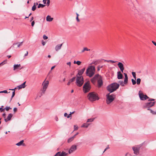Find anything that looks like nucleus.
Here are the masks:
<instances>
[{
	"mask_svg": "<svg viewBox=\"0 0 156 156\" xmlns=\"http://www.w3.org/2000/svg\"><path fill=\"white\" fill-rule=\"evenodd\" d=\"M85 70V68L79 70L78 71V73L77 75L76 83V85L79 87H81L84 83L83 78L81 75L84 73Z\"/></svg>",
	"mask_w": 156,
	"mask_h": 156,
	"instance_id": "nucleus-1",
	"label": "nucleus"
},
{
	"mask_svg": "<svg viewBox=\"0 0 156 156\" xmlns=\"http://www.w3.org/2000/svg\"><path fill=\"white\" fill-rule=\"evenodd\" d=\"M119 85L116 83H112L108 85L106 87L107 90L110 93L116 90L119 87Z\"/></svg>",
	"mask_w": 156,
	"mask_h": 156,
	"instance_id": "nucleus-2",
	"label": "nucleus"
},
{
	"mask_svg": "<svg viewBox=\"0 0 156 156\" xmlns=\"http://www.w3.org/2000/svg\"><path fill=\"white\" fill-rule=\"evenodd\" d=\"M89 100L91 101H94L99 99L98 94L94 92H92L89 93L87 96Z\"/></svg>",
	"mask_w": 156,
	"mask_h": 156,
	"instance_id": "nucleus-3",
	"label": "nucleus"
},
{
	"mask_svg": "<svg viewBox=\"0 0 156 156\" xmlns=\"http://www.w3.org/2000/svg\"><path fill=\"white\" fill-rule=\"evenodd\" d=\"M110 93L106 95V102L107 104H109L114 100L115 95L114 94H110Z\"/></svg>",
	"mask_w": 156,
	"mask_h": 156,
	"instance_id": "nucleus-4",
	"label": "nucleus"
},
{
	"mask_svg": "<svg viewBox=\"0 0 156 156\" xmlns=\"http://www.w3.org/2000/svg\"><path fill=\"white\" fill-rule=\"evenodd\" d=\"M144 143L141 144L135 145L132 147V149L133 151V153L136 155L139 154L140 153V148L142 146Z\"/></svg>",
	"mask_w": 156,
	"mask_h": 156,
	"instance_id": "nucleus-5",
	"label": "nucleus"
},
{
	"mask_svg": "<svg viewBox=\"0 0 156 156\" xmlns=\"http://www.w3.org/2000/svg\"><path fill=\"white\" fill-rule=\"evenodd\" d=\"M83 90L85 93L88 92L91 88L90 82L88 81L86 82L83 86Z\"/></svg>",
	"mask_w": 156,
	"mask_h": 156,
	"instance_id": "nucleus-6",
	"label": "nucleus"
},
{
	"mask_svg": "<svg viewBox=\"0 0 156 156\" xmlns=\"http://www.w3.org/2000/svg\"><path fill=\"white\" fill-rule=\"evenodd\" d=\"M155 103V102H148L145 103L143 105V108H144L150 109V108L153 106Z\"/></svg>",
	"mask_w": 156,
	"mask_h": 156,
	"instance_id": "nucleus-7",
	"label": "nucleus"
},
{
	"mask_svg": "<svg viewBox=\"0 0 156 156\" xmlns=\"http://www.w3.org/2000/svg\"><path fill=\"white\" fill-rule=\"evenodd\" d=\"M140 91L139 92V95L141 100L144 101L149 98L146 95H144L142 92H140Z\"/></svg>",
	"mask_w": 156,
	"mask_h": 156,
	"instance_id": "nucleus-8",
	"label": "nucleus"
},
{
	"mask_svg": "<svg viewBox=\"0 0 156 156\" xmlns=\"http://www.w3.org/2000/svg\"><path fill=\"white\" fill-rule=\"evenodd\" d=\"M49 84V82L48 80L46 81H44L42 84L43 85V89L42 91V93H44L45 91H46L47 88Z\"/></svg>",
	"mask_w": 156,
	"mask_h": 156,
	"instance_id": "nucleus-9",
	"label": "nucleus"
},
{
	"mask_svg": "<svg viewBox=\"0 0 156 156\" xmlns=\"http://www.w3.org/2000/svg\"><path fill=\"white\" fill-rule=\"evenodd\" d=\"M100 76H100V75L98 74H97L95 75L91 79V82L94 84H95L96 83V80L99 79V77H100Z\"/></svg>",
	"mask_w": 156,
	"mask_h": 156,
	"instance_id": "nucleus-10",
	"label": "nucleus"
},
{
	"mask_svg": "<svg viewBox=\"0 0 156 156\" xmlns=\"http://www.w3.org/2000/svg\"><path fill=\"white\" fill-rule=\"evenodd\" d=\"M77 149V146L76 145H73L69 150V153L71 154Z\"/></svg>",
	"mask_w": 156,
	"mask_h": 156,
	"instance_id": "nucleus-11",
	"label": "nucleus"
},
{
	"mask_svg": "<svg viewBox=\"0 0 156 156\" xmlns=\"http://www.w3.org/2000/svg\"><path fill=\"white\" fill-rule=\"evenodd\" d=\"M89 70L90 71H93L95 72V67L93 66H89L88 68L87 69V70L86 72V74H87L89 72Z\"/></svg>",
	"mask_w": 156,
	"mask_h": 156,
	"instance_id": "nucleus-12",
	"label": "nucleus"
},
{
	"mask_svg": "<svg viewBox=\"0 0 156 156\" xmlns=\"http://www.w3.org/2000/svg\"><path fill=\"white\" fill-rule=\"evenodd\" d=\"M97 82L98 87V88L101 87L103 84V82L101 76H100V77H99V79L97 81Z\"/></svg>",
	"mask_w": 156,
	"mask_h": 156,
	"instance_id": "nucleus-13",
	"label": "nucleus"
},
{
	"mask_svg": "<svg viewBox=\"0 0 156 156\" xmlns=\"http://www.w3.org/2000/svg\"><path fill=\"white\" fill-rule=\"evenodd\" d=\"M117 65L121 71L122 73H123V70H124V67L123 64L121 62H119Z\"/></svg>",
	"mask_w": 156,
	"mask_h": 156,
	"instance_id": "nucleus-14",
	"label": "nucleus"
},
{
	"mask_svg": "<svg viewBox=\"0 0 156 156\" xmlns=\"http://www.w3.org/2000/svg\"><path fill=\"white\" fill-rule=\"evenodd\" d=\"M102 60H104L103 59H98L96 60H94L91 63V64H94L95 65H96L98 64H99V63L101 62V61Z\"/></svg>",
	"mask_w": 156,
	"mask_h": 156,
	"instance_id": "nucleus-15",
	"label": "nucleus"
},
{
	"mask_svg": "<svg viewBox=\"0 0 156 156\" xmlns=\"http://www.w3.org/2000/svg\"><path fill=\"white\" fill-rule=\"evenodd\" d=\"M21 67V65L20 64L16 65L15 64L13 66V70H15L16 69H21L23 68V67H22L21 68H19V67Z\"/></svg>",
	"mask_w": 156,
	"mask_h": 156,
	"instance_id": "nucleus-16",
	"label": "nucleus"
},
{
	"mask_svg": "<svg viewBox=\"0 0 156 156\" xmlns=\"http://www.w3.org/2000/svg\"><path fill=\"white\" fill-rule=\"evenodd\" d=\"M13 116L12 114V113H9V114L8 116H7V119H5L4 120L5 122H7L9 121H10L11 119V118Z\"/></svg>",
	"mask_w": 156,
	"mask_h": 156,
	"instance_id": "nucleus-17",
	"label": "nucleus"
},
{
	"mask_svg": "<svg viewBox=\"0 0 156 156\" xmlns=\"http://www.w3.org/2000/svg\"><path fill=\"white\" fill-rule=\"evenodd\" d=\"M26 82L25 81V82H24L22 84L18 86L17 87L18 88V89L19 90L22 88H24L26 86L25 85Z\"/></svg>",
	"mask_w": 156,
	"mask_h": 156,
	"instance_id": "nucleus-18",
	"label": "nucleus"
},
{
	"mask_svg": "<svg viewBox=\"0 0 156 156\" xmlns=\"http://www.w3.org/2000/svg\"><path fill=\"white\" fill-rule=\"evenodd\" d=\"M117 78L118 79H121L122 78L123 75L121 71H119L117 72Z\"/></svg>",
	"mask_w": 156,
	"mask_h": 156,
	"instance_id": "nucleus-19",
	"label": "nucleus"
},
{
	"mask_svg": "<svg viewBox=\"0 0 156 156\" xmlns=\"http://www.w3.org/2000/svg\"><path fill=\"white\" fill-rule=\"evenodd\" d=\"M94 72H93V71L89 70V72L87 74H86V75L89 77H91L94 75Z\"/></svg>",
	"mask_w": 156,
	"mask_h": 156,
	"instance_id": "nucleus-20",
	"label": "nucleus"
},
{
	"mask_svg": "<svg viewBox=\"0 0 156 156\" xmlns=\"http://www.w3.org/2000/svg\"><path fill=\"white\" fill-rule=\"evenodd\" d=\"M62 44H60L57 45L55 47V49L56 51H58L60 49L62 46Z\"/></svg>",
	"mask_w": 156,
	"mask_h": 156,
	"instance_id": "nucleus-21",
	"label": "nucleus"
},
{
	"mask_svg": "<svg viewBox=\"0 0 156 156\" xmlns=\"http://www.w3.org/2000/svg\"><path fill=\"white\" fill-rule=\"evenodd\" d=\"M53 19V18L51 17V16L49 15H48L46 17V20L47 21L51 22L52 21Z\"/></svg>",
	"mask_w": 156,
	"mask_h": 156,
	"instance_id": "nucleus-22",
	"label": "nucleus"
},
{
	"mask_svg": "<svg viewBox=\"0 0 156 156\" xmlns=\"http://www.w3.org/2000/svg\"><path fill=\"white\" fill-rule=\"evenodd\" d=\"M24 140H22L20 141V142L16 144V145L18 146H20L21 145H23V146H24V144L23 143Z\"/></svg>",
	"mask_w": 156,
	"mask_h": 156,
	"instance_id": "nucleus-23",
	"label": "nucleus"
},
{
	"mask_svg": "<svg viewBox=\"0 0 156 156\" xmlns=\"http://www.w3.org/2000/svg\"><path fill=\"white\" fill-rule=\"evenodd\" d=\"M68 155V153L65 152L64 151H62V152H60V153L59 156H66Z\"/></svg>",
	"mask_w": 156,
	"mask_h": 156,
	"instance_id": "nucleus-24",
	"label": "nucleus"
},
{
	"mask_svg": "<svg viewBox=\"0 0 156 156\" xmlns=\"http://www.w3.org/2000/svg\"><path fill=\"white\" fill-rule=\"evenodd\" d=\"M128 77H125L123 83L124 84H126L128 83Z\"/></svg>",
	"mask_w": 156,
	"mask_h": 156,
	"instance_id": "nucleus-25",
	"label": "nucleus"
},
{
	"mask_svg": "<svg viewBox=\"0 0 156 156\" xmlns=\"http://www.w3.org/2000/svg\"><path fill=\"white\" fill-rule=\"evenodd\" d=\"M17 44V47H19L20 45V44H19V43H15L13 44L11 46V47L10 48H11L12 47L14 48V45Z\"/></svg>",
	"mask_w": 156,
	"mask_h": 156,
	"instance_id": "nucleus-26",
	"label": "nucleus"
},
{
	"mask_svg": "<svg viewBox=\"0 0 156 156\" xmlns=\"http://www.w3.org/2000/svg\"><path fill=\"white\" fill-rule=\"evenodd\" d=\"M45 6V5H43L41 4H39L38 5L37 8H43Z\"/></svg>",
	"mask_w": 156,
	"mask_h": 156,
	"instance_id": "nucleus-27",
	"label": "nucleus"
},
{
	"mask_svg": "<svg viewBox=\"0 0 156 156\" xmlns=\"http://www.w3.org/2000/svg\"><path fill=\"white\" fill-rule=\"evenodd\" d=\"M148 110H150V112L153 115H156V111L154 112L153 111L152 109H148Z\"/></svg>",
	"mask_w": 156,
	"mask_h": 156,
	"instance_id": "nucleus-28",
	"label": "nucleus"
},
{
	"mask_svg": "<svg viewBox=\"0 0 156 156\" xmlns=\"http://www.w3.org/2000/svg\"><path fill=\"white\" fill-rule=\"evenodd\" d=\"M105 62H111V63H113L116 62V61H114L112 60H104Z\"/></svg>",
	"mask_w": 156,
	"mask_h": 156,
	"instance_id": "nucleus-29",
	"label": "nucleus"
},
{
	"mask_svg": "<svg viewBox=\"0 0 156 156\" xmlns=\"http://www.w3.org/2000/svg\"><path fill=\"white\" fill-rule=\"evenodd\" d=\"M36 6L35 4H34L32 8V10L33 11H34L36 9Z\"/></svg>",
	"mask_w": 156,
	"mask_h": 156,
	"instance_id": "nucleus-30",
	"label": "nucleus"
},
{
	"mask_svg": "<svg viewBox=\"0 0 156 156\" xmlns=\"http://www.w3.org/2000/svg\"><path fill=\"white\" fill-rule=\"evenodd\" d=\"M141 79L140 78H137L136 80V83L137 85H139L140 83Z\"/></svg>",
	"mask_w": 156,
	"mask_h": 156,
	"instance_id": "nucleus-31",
	"label": "nucleus"
},
{
	"mask_svg": "<svg viewBox=\"0 0 156 156\" xmlns=\"http://www.w3.org/2000/svg\"><path fill=\"white\" fill-rule=\"evenodd\" d=\"M73 140V138L72 137H70L67 140V142L68 143H70L71 142H72Z\"/></svg>",
	"mask_w": 156,
	"mask_h": 156,
	"instance_id": "nucleus-32",
	"label": "nucleus"
},
{
	"mask_svg": "<svg viewBox=\"0 0 156 156\" xmlns=\"http://www.w3.org/2000/svg\"><path fill=\"white\" fill-rule=\"evenodd\" d=\"M15 94V91H13L12 93V96L10 100V102L11 101L12 98L14 96Z\"/></svg>",
	"mask_w": 156,
	"mask_h": 156,
	"instance_id": "nucleus-33",
	"label": "nucleus"
},
{
	"mask_svg": "<svg viewBox=\"0 0 156 156\" xmlns=\"http://www.w3.org/2000/svg\"><path fill=\"white\" fill-rule=\"evenodd\" d=\"M7 60H6L4 61L3 62H2L1 63H0V66H2L4 64H5L7 62Z\"/></svg>",
	"mask_w": 156,
	"mask_h": 156,
	"instance_id": "nucleus-34",
	"label": "nucleus"
},
{
	"mask_svg": "<svg viewBox=\"0 0 156 156\" xmlns=\"http://www.w3.org/2000/svg\"><path fill=\"white\" fill-rule=\"evenodd\" d=\"M132 74L133 75V77L134 78L135 80H136V73L134 72H132Z\"/></svg>",
	"mask_w": 156,
	"mask_h": 156,
	"instance_id": "nucleus-35",
	"label": "nucleus"
},
{
	"mask_svg": "<svg viewBox=\"0 0 156 156\" xmlns=\"http://www.w3.org/2000/svg\"><path fill=\"white\" fill-rule=\"evenodd\" d=\"M134 80L133 79H132L131 80L132 82L133 85H135L136 83V82L135 80Z\"/></svg>",
	"mask_w": 156,
	"mask_h": 156,
	"instance_id": "nucleus-36",
	"label": "nucleus"
},
{
	"mask_svg": "<svg viewBox=\"0 0 156 156\" xmlns=\"http://www.w3.org/2000/svg\"><path fill=\"white\" fill-rule=\"evenodd\" d=\"M94 119H87V122H93L94 120Z\"/></svg>",
	"mask_w": 156,
	"mask_h": 156,
	"instance_id": "nucleus-37",
	"label": "nucleus"
},
{
	"mask_svg": "<svg viewBox=\"0 0 156 156\" xmlns=\"http://www.w3.org/2000/svg\"><path fill=\"white\" fill-rule=\"evenodd\" d=\"M4 109H5H5L6 111H8L9 109H11L12 108L9 107H7L5 108H4Z\"/></svg>",
	"mask_w": 156,
	"mask_h": 156,
	"instance_id": "nucleus-38",
	"label": "nucleus"
},
{
	"mask_svg": "<svg viewBox=\"0 0 156 156\" xmlns=\"http://www.w3.org/2000/svg\"><path fill=\"white\" fill-rule=\"evenodd\" d=\"M75 78H76V77H74L70 79L69 80L70 81V82H72L74 81Z\"/></svg>",
	"mask_w": 156,
	"mask_h": 156,
	"instance_id": "nucleus-39",
	"label": "nucleus"
},
{
	"mask_svg": "<svg viewBox=\"0 0 156 156\" xmlns=\"http://www.w3.org/2000/svg\"><path fill=\"white\" fill-rule=\"evenodd\" d=\"M3 107L4 106L2 105V106L0 108V110H1V112H3L4 111L5 109L3 108Z\"/></svg>",
	"mask_w": 156,
	"mask_h": 156,
	"instance_id": "nucleus-40",
	"label": "nucleus"
},
{
	"mask_svg": "<svg viewBox=\"0 0 156 156\" xmlns=\"http://www.w3.org/2000/svg\"><path fill=\"white\" fill-rule=\"evenodd\" d=\"M119 83H120V84L122 87L124 86V84L123 83V82L122 81H119Z\"/></svg>",
	"mask_w": 156,
	"mask_h": 156,
	"instance_id": "nucleus-41",
	"label": "nucleus"
},
{
	"mask_svg": "<svg viewBox=\"0 0 156 156\" xmlns=\"http://www.w3.org/2000/svg\"><path fill=\"white\" fill-rule=\"evenodd\" d=\"M8 93L7 91L6 90H4L3 91H0V93Z\"/></svg>",
	"mask_w": 156,
	"mask_h": 156,
	"instance_id": "nucleus-42",
	"label": "nucleus"
},
{
	"mask_svg": "<svg viewBox=\"0 0 156 156\" xmlns=\"http://www.w3.org/2000/svg\"><path fill=\"white\" fill-rule=\"evenodd\" d=\"M43 38L44 40H46L48 39V37L45 35H44L43 36Z\"/></svg>",
	"mask_w": 156,
	"mask_h": 156,
	"instance_id": "nucleus-43",
	"label": "nucleus"
},
{
	"mask_svg": "<svg viewBox=\"0 0 156 156\" xmlns=\"http://www.w3.org/2000/svg\"><path fill=\"white\" fill-rule=\"evenodd\" d=\"M81 63V62L79 61H78L76 62V64H77L78 65H80Z\"/></svg>",
	"mask_w": 156,
	"mask_h": 156,
	"instance_id": "nucleus-44",
	"label": "nucleus"
},
{
	"mask_svg": "<svg viewBox=\"0 0 156 156\" xmlns=\"http://www.w3.org/2000/svg\"><path fill=\"white\" fill-rule=\"evenodd\" d=\"M74 130H77L78 129V127L76 125L74 126Z\"/></svg>",
	"mask_w": 156,
	"mask_h": 156,
	"instance_id": "nucleus-45",
	"label": "nucleus"
},
{
	"mask_svg": "<svg viewBox=\"0 0 156 156\" xmlns=\"http://www.w3.org/2000/svg\"><path fill=\"white\" fill-rule=\"evenodd\" d=\"M60 153V151L58 152L57 153H56V154L54 156H59V154Z\"/></svg>",
	"mask_w": 156,
	"mask_h": 156,
	"instance_id": "nucleus-46",
	"label": "nucleus"
},
{
	"mask_svg": "<svg viewBox=\"0 0 156 156\" xmlns=\"http://www.w3.org/2000/svg\"><path fill=\"white\" fill-rule=\"evenodd\" d=\"M154 100H155V99H154L150 98L148 100V101H154Z\"/></svg>",
	"mask_w": 156,
	"mask_h": 156,
	"instance_id": "nucleus-47",
	"label": "nucleus"
},
{
	"mask_svg": "<svg viewBox=\"0 0 156 156\" xmlns=\"http://www.w3.org/2000/svg\"><path fill=\"white\" fill-rule=\"evenodd\" d=\"M41 43H42V45L43 46H44L46 44L45 42L43 40H42V41H41Z\"/></svg>",
	"mask_w": 156,
	"mask_h": 156,
	"instance_id": "nucleus-48",
	"label": "nucleus"
},
{
	"mask_svg": "<svg viewBox=\"0 0 156 156\" xmlns=\"http://www.w3.org/2000/svg\"><path fill=\"white\" fill-rule=\"evenodd\" d=\"M85 128H87L89 125V124H88V123H85Z\"/></svg>",
	"mask_w": 156,
	"mask_h": 156,
	"instance_id": "nucleus-49",
	"label": "nucleus"
},
{
	"mask_svg": "<svg viewBox=\"0 0 156 156\" xmlns=\"http://www.w3.org/2000/svg\"><path fill=\"white\" fill-rule=\"evenodd\" d=\"M84 50L86 51H90V49H88L87 48L85 47L84 48Z\"/></svg>",
	"mask_w": 156,
	"mask_h": 156,
	"instance_id": "nucleus-50",
	"label": "nucleus"
},
{
	"mask_svg": "<svg viewBox=\"0 0 156 156\" xmlns=\"http://www.w3.org/2000/svg\"><path fill=\"white\" fill-rule=\"evenodd\" d=\"M35 23V22L34 21H32L31 23V26L32 27H33Z\"/></svg>",
	"mask_w": 156,
	"mask_h": 156,
	"instance_id": "nucleus-51",
	"label": "nucleus"
},
{
	"mask_svg": "<svg viewBox=\"0 0 156 156\" xmlns=\"http://www.w3.org/2000/svg\"><path fill=\"white\" fill-rule=\"evenodd\" d=\"M109 148V145H108L107 147H106L104 151H105L107 149H108Z\"/></svg>",
	"mask_w": 156,
	"mask_h": 156,
	"instance_id": "nucleus-52",
	"label": "nucleus"
},
{
	"mask_svg": "<svg viewBox=\"0 0 156 156\" xmlns=\"http://www.w3.org/2000/svg\"><path fill=\"white\" fill-rule=\"evenodd\" d=\"M17 111V108H16L15 107L13 108V111L14 112H16Z\"/></svg>",
	"mask_w": 156,
	"mask_h": 156,
	"instance_id": "nucleus-53",
	"label": "nucleus"
},
{
	"mask_svg": "<svg viewBox=\"0 0 156 156\" xmlns=\"http://www.w3.org/2000/svg\"><path fill=\"white\" fill-rule=\"evenodd\" d=\"M67 65H68L69 66H70L71 65V63L70 62H68L67 63Z\"/></svg>",
	"mask_w": 156,
	"mask_h": 156,
	"instance_id": "nucleus-54",
	"label": "nucleus"
},
{
	"mask_svg": "<svg viewBox=\"0 0 156 156\" xmlns=\"http://www.w3.org/2000/svg\"><path fill=\"white\" fill-rule=\"evenodd\" d=\"M76 20H77V22H79L80 21V20L79 19L78 16H76Z\"/></svg>",
	"mask_w": 156,
	"mask_h": 156,
	"instance_id": "nucleus-55",
	"label": "nucleus"
},
{
	"mask_svg": "<svg viewBox=\"0 0 156 156\" xmlns=\"http://www.w3.org/2000/svg\"><path fill=\"white\" fill-rule=\"evenodd\" d=\"M152 42L153 44L156 46V43L154 41H152Z\"/></svg>",
	"mask_w": 156,
	"mask_h": 156,
	"instance_id": "nucleus-56",
	"label": "nucleus"
},
{
	"mask_svg": "<svg viewBox=\"0 0 156 156\" xmlns=\"http://www.w3.org/2000/svg\"><path fill=\"white\" fill-rule=\"evenodd\" d=\"M47 2V0H43V2L44 4H45Z\"/></svg>",
	"mask_w": 156,
	"mask_h": 156,
	"instance_id": "nucleus-57",
	"label": "nucleus"
},
{
	"mask_svg": "<svg viewBox=\"0 0 156 156\" xmlns=\"http://www.w3.org/2000/svg\"><path fill=\"white\" fill-rule=\"evenodd\" d=\"M72 115H70V114L69 115H68L67 116V118H70L71 116Z\"/></svg>",
	"mask_w": 156,
	"mask_h": 156,
	"instance_id": "nucleus-58",
	"label": "nucleus"
},
{
	"mask_svg": "<svg viewBox=\"0 0 156 156\" xmlns=\"http://www.w3.org/2000/svg\"><path fill=\"white\" fill-rule=\"evenodd\" d=\"M2 115L3 117H4L5 118V115H6V114L5 113H3Z\"/></svg>",
	"mask_w": 156,
	"mask_h": 156,
	"instance_id": "nucleus-59",
	"label": "nucleus"
},
{
	"mask_svg": "<svg viewBox=\"0 0 156 156\" xmlns=\"http://www.w3.org/2000/svg\"><path fill=\"white\" fill-rule=\"evenodd\" d=\"M68 115V114H67L66 113H65L64 114V116L65 117H67V116Z\"/></svg>",
	"mask_w": 156,
	"mask_h": 156,
	"instance_id": "nucleus-60",
	"label": "nucleus"
},
{
	"mask_svg": "<svg viewBox=\"0 0 156 156\" xmlns=\"http://www.w3.org/2000/svg\"><path fill=\"white\" fill-rule=\"evenodd\" d=\"M100 66H99L98 67V69H97V70H98V71H99L100 70Z\"/></svg>",
	"mask_w": 156,
	"mask_h": 156,
	"instance_id": "nucleus-61",
	"label": "nucleus"
},
{
	"mask_svg": "<svg viewBox=\"0 0 156 156\" xmlns=\"http://www.w3.org/2000/svg\"><path fill=\"white\" fill-rule=\"evenodd\" d=\"M28 52L27 51V53L25 54L24 56L25 57V56H27L28 55Z\"/></svg>",
	"mask_w": 156,
	"mask_h": 156,
	"instance_id": "nucleus-62",
	"label": "nucleus"
},
{
	"mask_svg": "<svg viewBox=\"0 0 156 156\" xmlns=\"http://www.w3.org/2000/svg\"><path fill=\"white\" fill-rule=\"evenodd\" d=\"M34 19V17L33 16H32V17H31V18H30V22H31Z\"/></svg>",
	"mask_w": 156,
	"mask_h": 156,
	"instance_id": "nucleus-63",
	"label": "nucleus"
},
{
	"mask_svg": "<svg viewBox=\"0 0 156 156\" xmlns=\"http://www.w3.org/2000/svg\"><path fill=\"white\" fill-rule=\"evenodd\" d=\"M124 75L125 77H128L127 75V74H126V73H124Z\"/></svg>",
	"mask_w": 156,
	"mask_h": 156,
	"instance_id": "nucleus-64",
	"label": "nucleus"
}]
</instances>
